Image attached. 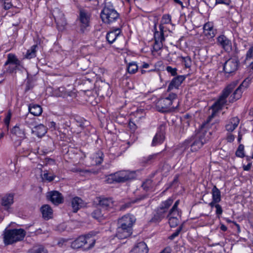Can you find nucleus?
<instances>
[{"label":"nucleus","mask_w":253,"mask_h":253,"mask_svg":"<svg viewBox=\"0 0 253 253\" xmlns=\"http://www.w3.org/2000/svg\"><path fill=\"white\" fill-rule=\"evenodd\" d=\"M100 17L103 23L110 26H114L121 23L120 14L115 9L113 3L106 0L104 6L100 13Z\"/></svg>","instance_id":"f257e3e1"},{"label":"nucleus","mask_w":253,"mask_h":253,"mask_svg":"<svg viewBox=\"0 0 253 253\" xmlns=\"http://www.w3.org/2000/svg\"><path fill=\"white\" fill-rule=\"evenodd\" d=\"M98 233V231H92L84 236H81L71 243V247L73 249L84 247V250H90L94 246L96 242L95 237Z\"/></svg>","instance_id":"f03ea898"},{"label":"nucleus","mask_w":253,"mask_h":253,"mask_svg":"<svg viewBox=\"0 0 253 253\" xmlns=\"http://www.w3.org/2000/svg\"><path fill=\"white\" fill-rule=\"evenodd\" d=\"M238 84V81H235L229 84L222 91L217 100L211 106L212 113L209 118H213L216 114L226 104L227 97Z\"/></svg>","instance_id":"7ed1b4c3"},{"label":"nucleus","mask_w":253,"mask_h":253,"mask_svg":"<svg viewBox=\"0 0 253 253\" xmlns=\"http://www.w3.org/2000/svg\"><path fill=\"white\" fill-rule=\"evenodd\" d=\"M177 94L170 93L168 96L159 99L156 103L157 110L162 113L173 111L178 106H171L172 103L176 99Z\"/></svg>","instance_id":"20e7f679"},{"label":"nucleus","mask_w":253,"mask_h":253,"mask_svg":"<svg viewBox=\"0 0 253 253\" xmlns=\"http://www.w3.org/2000/svg\"><path fill=\"white\" fill-rule=\"evenodd\" d=\"M26 233L22 229L5 230L4 233L3 241L5 245H10L22 240Z\"/></svg>","instance_id":"39448f33"},{"label":"nucleus","mask_w":253,"mask_h":253,"mask_svg":"<svg viewBox=\"0 0 253 253\" xmlns=\"http://www.w3.org/2000/svg\"><path fill=\"white\" fill-rule=\"evenodd\" d=\"M206 133L200 132L185 141V143L189 145L192 152L199 150L208 141L206 137Z\"/></svg>","instance_id":"423d86ee"},{"label":"nucleus","mask_w":253,"mask_h":253,"mask_svg":"<svg viewBox=\"0 0 253 253\" xmlns=\"http://www.w3.org/2000/svg\"><path fill=\"white\" fill-rule=\"evenodd\" d=\"M131 178L132 174L130 172L126 170H121L110 174L106 181L108 183L114 182L120 183L125 182Z\"/></svg>","instance_id":"0eeeda50"},{"label":"nucleus","mask_w":253,"mask_h":253,"mask_svg":"<svg viewBox=\"0 0 253 253\" xmlns=\"http://www.w3.org/2000/svg\"><path fill=\"white\" fill-rule=\"evenodd\" d=\"M78 19L80 30L84 33L90 26V15L84 10H80Z\"/></svg>","instance_id":"6e6552de"},{"label":"nucleus","mask_w":253,"mask_h":253,"mask_svg":"<svg viewBox=\"0 0 253 253\" xmlns=\"http://www.w3.org/2000/svg\"><path fill=\"white\" fill-rule=\"evenodd\" d=\"M52 15L54 17L58 29L59 30H63L67 24L64 14L58 8H55L52 11Z\"/></svg>","instance_id":"1a4fd4ad"},{"label":"nucleus","mask_w":253,"mask_h":253,"mask_svg":"<svg viewBox=\"0 0 253 253\" xmlns=\"http://www.w3.org/2000/svg\"><path fill=\"white\" fill-rule=\"evenodd\" d=\"M238 65L239 62L236 58H229L224 63L223 70L226 74H232L237 70Z\"/></svg>","instance_id":"9d476101"},{"label":"nucleus","mask_w":253,"mask_h":253,"mask_svg":"<svg viewBox=\"0 0 253 253\" xmlns=\"http://www.w3.org/2000/svg\"><path fill=\"white\" fill-rule=\"evenodd\" d=\"M135 220L136 219L133 215L127 214L123 216L118 220V225L132 229V226Z\"/></svg>","instance_id":"9b49d317"},{"label":"nucleus","mask_w":253,"mask_h":253,"mask_svg":"<svg viewBox=\"0 0 253 253\" xmlns=\"http://www.w3.org/2000/svg\"><path fill=\"white\" fill-rule=\"evenodd\" d=\"M166 126L164 125H161L158 128V131L155 135L152 142V145L155 146L158 145L162 144L165 138V132Z\"/></svg>","instance_id":"f8f14e48"},{"label":"nucleus","mask_w":253,"mask_h":253,"mask_svg":"<svg viewBox=\"0 0 253 253\" xmlns=\"http://www.w3.org/2000/svg\"><path fill=\"white\" fill-rule=\"evenodd\" d=\"M161 154L160 153L153 154L149 156L143 157L139 160L140 164L143 166H146L153 164L156 161L160 160Z\"/></svg>","instance_id":"ddd939ff"},{"label":"nucleus","mask_w":253,"mask_h":253,"mask_svg":"<svg viewBox=\"0 0 253 253\" xmlns=\"http://www.w3.org/2000/svg\"><path fill=\"white\" fill-rule=\"evenodd\" d=\"M98 200L99 206L107 212L113 210L114 202L111 198H99Z\"/></svg>","instance_id":"4468645a"},{"label":"nucleus","mask_w":253,"mask_h":253,"mask_svg":"<svg viewBox=\"0 0 253 253\" xmlns=\"http://www.w3.org/2000/svg\"><path fill=\"white\" fill-rule=\"evenodd\" d=\"M132 233V229L127 227L119 226L117 228L116 236L120 240L126 239L129 237Z\"/></svg>","instance_id":"2eb2a0df"},{"label":"nucleus","mask_w":253,"mask_h":253,"mask_svg":"<svg viewBox=\"0 0 253 253\" xmlns=\"http://www.w3.org/2000/svg\"><path fill=\"white\" fill-rule=\"evenodd\" d=\"M217 42L225 51L229 52L231 50V42L224 35H220L217 38Z\"/></svg>","instance_id":"dca6fc26"},{"label":"nucleus","mask_w":253,"mask_h":253,"mask_svg":"<svg viewBox=\"0 0 253 253\" xmlns=\"http://www.w3.org/2000/svg\"><path fill=\"white\" fill-rule=\"evenodd\" d=\"M109 212H107L102 209H97L91 213L93 218L97 219L99 222L107 218L109 216Z\"/></svg>","instance_id":"f3484780"},{"label":"nucleus","mask_w":253,"mask_h":253,"mask_svg":"<svg viewBox=\"0 0 253 253\" xmlns=\"http://www.w3.org/2000/svg\"><path fill=\"white\" fill-rule=\"evenodd\" d=\"M47 196L50 201L55 205L61 204L63 201V198L61 194L57 191L49 192Z\"/></svg>","instance_id":"a211bd4d"},{"label":"nucleus","mask_w":253,"mask_h":253,"mask_svg":"<svg viewBox=\"0 0 253 253\" xmlns=\"http://www.w3.org/2000/svg\"><path fill=\"white\" fill-rule=\"evenodd\" d=\"M186 77L183 75L177 76L174 78L169 84L167 91H170L173 88H177L178 86L185 80Z\"/></svg>","instance_id":"6ab92c4d"},{"label":"nucleus","mask_w":253,"mask_h":253,"mask_svg":"<svg viewBox=\"0 0 253 253\" xmlns=\"http://www.w3.org/2000/svg\"><path fill=\"white\" fill-rule=\"evenodd\" d=\"M121 31L120 28H116L109 32L106 35V40L108 42L111 44L113 43L118 37L120 36Z\"/></svg>","instance_id":"aec40b11"},{"label":"nucleus","mask_w":253,"mask_h":253,"mask_svg":"<svg viewBox=\"0 0 253 253\" xmlns=\"http://www.w3.org/2000/svg\"><path fill=\"white\" fill-rule=\"evenodd\" d=\"M240 119L237 117H233L229 119L225 125V129L229 132H232L239 125Z\"/></svg>","instance_id":"412c9836"},{"label":"nucleus","mask_w":253,"mask_h":253,"mask_svg":"<svg viewBox=\"0 0 253 253\" xmlns=\"http://www.w3.org/2000/svg\"><path fill=\"white\" fill-rule=\"evenodd\" d=\"M167 214L168 213L165 212V211H163L162 209L158 208L150 221L154 223H159L163 218L167 217Z\"/></svg>","instance_id":"4be33fe9"},{"label":"nucleus","mask_w":253,"mask_h":253,"mask_svg":"<svg viewBox=\"0 0 253 253\" xmlns=\"http://www.w3.org/2000/svg\"><path fill=\"white\" fill-rule=\"evenodd\" d=\"M148 249L144 242L137 243L130 251L129 253H148Z\"/></svg>","instance_id":"5701e85b"},{"label":"nucleus","mask_w":253,"mask_h":253,"mask_svg":"<svg viewBox=\"0 0 253 253\" xmlns=\"http://www.w3.org/2000/svg\"><path fill=\"white\" fill-rule=\"evenodd\" d=\"M212 201L209 203V205H212L215 203H219L221 201V192L214 185L211 190Z\"/></svg>","instance_id":"b1692460"},{"label":"nucleus","mask_w":253,"mask_h":253,"mask_svg":"<svg viewBox=\"0 0 253 253\" xmlns=\"http://www.w3.org/2000/svg\"><path fill=\"white\" fill-rule=\"evenodd\" d=\"M41 211L44 219L48 220L52 218L53 211L49 205H44L42 206L41 208Z\"/></svg>","instance_id":"393cba45"},{"label":"nucleus","mask_w":253,"mask_h":253,"mask_svg":"<svg viewBox=\"0 0 253 253\" xmlns=\"http://www.w3.org/2000/svg\"><path fill=\"white\" fill-rule=\"evenodd\" d=\"M32 133L36 135L38 137H41L44 135L47 131L46 127L42 124H40L35 126L32 129Z\"/></svg>","instance_id":"a878e982"},{"label":"nucleus","mask_w":253,"mask_h":253,"mask_svg":"<svg viewBox=\"0 0 253 253\" xmlns=\"http://www.w3.org/2000/svg\"><path fill=\"white\" fill-rule=\"evenodd\" d=\"M28 110L29 112L35 116H40L42 112L41 106L35 104H31L29 105Z\"/></svg>","instance_id":"bb28decb"},{"label":"nucleus","mask_w":253,"mask_h":253,"mask_svg":"<svg viewBox=\"0 0 253 253\" xmlns=\"http://www.w3.org/2000/svg\"><path fill=\"white\" fill-rule=\"evenodd\" d=\"M71 205L73 211L76 212L84 206V202L80 198L76 197L72 199Z\"/></svg>","instance_id":"cd10ccee"},{"label":"nucleus","mask_w":253,"mask_h":253,"mask_svg":"<svg viewBox=\"0 0 253 253\" xmlns=\"http://www.w3.org/2000/svg\"><path fill=\"white\" fill-rule=\"evenodd\" d=\"M244 90L239 86L235 89L233 94L229 97V102H233L239 99Z\"/></svg>","instance_id":"c85d7f7f"},{"label":"nucleus","mask_w":253,"mask_h":253,"mask_svg":"<svg viewBox=\"0 0 253 253\" xmlns=\"http://www.w3.org/2000/svg\"><path fill=\"white\" fill-rule=\"evenodd\" d=\"M244 90L239 86L235 89L233 94L229 97V102H233L239 99Z\"/></svg>","instance_id":"c756f323"},{"label":"nucleus","mask_w":253,"mask_h":253,"mask_svg":"<svg viewBox=\"0 0 253 253\" xmlns=\"http://www.w3.org/2000/svg\"><path fill=\"white\" fill-rule=\"evenodd\" d=\"M13 203V195L9 194L5 195L1 199L2 205L7 208Z\"/></svg>","instance_id":"7c9ffc66"},{"label":"nucleus","mask_w":253,"mask_h":253,"mask_svg":"<svg viewBox=\"0 0 253 253\" xmlns=\"http://www.w3.org/2000/svg\"><path fill=\"white\" fill-rule=\"evenodd\" d=\"M159 29L160 30V32L157 31L155 32L154 33L155 41H158L163 42L165 41L164 35L166 30H165V27H164V26H162V25H160Z\"/></svg>","instance_id":"2f4dec72"},{"label":"nucleus","mask_w":253,"mask_h":253,"mask_svg":"<svg viewBox=\"0 0 253 253\" xmlns=\"http://www.w3.org/2000/svg\"><path fill=\"white\" fill-rule=\"evenodd\" d=\"M38 48L37 45H34L31 46L30 49L27 51L26 54L25 55V58L27 59H32L35 58L36 56L37 48Z\"/></svg>","instance_id":"473e14b6"},{"label":"nucleus","mask_w":253,"mask_h":253,"mask_svg":"<svg viewBox=\"0 0 253 253\" xmlns=\"http://www.w3.org/2000/svg\"><path fill=\"white\" fill-rule=\"evenodd\" d=\"M9 64H12L15 65H20V61L14 54H9L7 56V60L5 63L4 65H7Z\"/></svg>","instance_id":"72a5a7b5"},{"label":"nucleus","mask_w":253,"mask_h":253,"mask_svg":"<svg viewBox=\"0 0 253 253\" xmlns=\"http://www.w3.org/2000/svg\"><path fill=\"white\" fill-rule=\"evenodd\" d=\"M246 61L249 62L251 68L253 70V46L247 52Z\"/></svg>","instance_id":"f704fd0d"},{"label":"nucleus","mask_w":253,"mask_h":253,"mask_svg":"<svg viewBox=\"0 0 253 253\" xmlns=\"http://www.w3.org/2000/svg\"><path fill=\"white\" fill-rule=\"evenodd\" d=\"M27 253H48V251L43 246H38L29 250Z\"/></svg>","instance_id":"c9c22d12"},{"label":"nucleus","mask_w":253,"mask_h":253,"mask_svg":"<svg viewBox=\"0 0 253 253\" xmlns=\"http://www.w3.org/2000/svg\"><path fill=\"white\" fill-rule=\"evenodd\" d=\"M172 203L173 199L171 198H169L168 200L163 202L158 208L162 209L163 211H165V212L167 213H168L169 212H168V210L172 205Z\"/></svg>","instance_id":"e433bc0d"},{"label":"nucleus","mask_w":253,"mask_h":253,"mask_svg":"<svg viewBox=\"0 0 253 253\" xmlns=\"http://www.w3.org/2000/svg\"><path fill=\"white\" fill-rule=\"evenodd\" d=\"M177 216L173 215L168 216V214H167V217L169 218V224L171 227H175L178 225L179 220L177 217Z\"/></svg>","instance_id":"4c0bfd02"},{"label":"nucleus","mask_w":253,"mask_h":253,"mask_svg":"<svg viewBox=\"0 0 253 253\" xmlns=\"http://www.w3.org/2000/svg\"><path fill=\"white\" fill-rule=\"evenodd\" d=\"M103 154L101 151H98L93 156V160L95 165H100L103 161Z\"/></svg>","instance_id":"58836bf2"},{"label":"nucleus","mask_w":253,"mask_h":253,"mask_svg":"<svg viewBox=\"0 0 253 253\" xmlns=\"http://www.w3.org/2000/svg\"><path fill=\"white\" fill-rule=\"evenodd\" d=\"M179 201L177 200L173 206H172V208L169 211L168 213V216H170L171 215H179V212L178 211L177 207L179 205Z\"/></svg>","instance_id":"ea45409f"},{"label":"nucleus","mask_w":253,"mask_h":253,"mask_svg":"<svg viewBox=\"0 0 253 253\" xmlns=\"http://www.w3.org/2000/svg\"><path fill=\"white\" fill-rule=\"evenodd\" d=\"M56 95L58 97H65L69 95V92L67 91L64 87L61 86L58 88V90L56 91Z\"/></svg>","instance_id":"a19ab883"},{"label":"nucleus","mask_w":253,"mask_h":253,"mask_svg":"<svg viewBox=\"0 0 253 253\" xmlns=\"http://www.w3.org/2000/svg\"><path fill=\"white\" fill-rule=\"evenodd\" d=\"M12 132L17 135L18 137L22 138L25 136L24 131L20 128L19 126H15L12 129Z\"/></svg>","instance_id":"79ce46f5"},{"label":"nucleus","mask_w":253,"mask_h":253,"mask_svg":"<svg viewBox=\"0 0 253 253\" xmlns=\"http://www.w3.org/2000/svg\"><path fill=\"white\" fill-rule=\"evenodd\" d=\"M146 198V195H140V196H138L137 198H135V199L132 200L130 202L126 203L125 204L127 208H129L131 206L132 204H133L135 203H137L139 201L145 199Z\"/></svg>","instance_id":"37998d69"},{"label":"nucleus","mask_w":253,"mask_h":253,"mask_svg":"<svg viewBox=\"0 0 253 253\" xmlns=\"http://www.w3.org/2000/svg\"><path fill=\"white\" fill-rule=\"evenodd\" d=\"M138 70V66L135 62L129 63L127 67V71L130 74H134Z\"/></svg>","instance_id":"c03bdc74"},{"label":"nucleus","mask_w":253,"mask_h":253,"mask_svg":"<svg viewBox=\"0 0 253 253\" xmlns=\"http://www.w3.org/2000/svg\"><path fill=\"white\" fill-rule=\"evenodd\" d=\"M219 203H215L212 205H209L211 208L215 207L216 209L215 213L217 216H219L222 213L223 210L220 205H219Z\"/></svg>","instance_id":"a18cd8bd"},{"label":"nucleus","mask_w":253,"mask_h":253,"mask_svg":"<svg viewBox=\"0 0 253 253\" xmlns=\"http://www.w3.org/2000/svg\"><path fill=\"white\" fill-rule=\"evenodd\" d=\"M236 156L238 157L243 158L244 154V146L243 144H240L236 152Z\"/></svg>","instance_id":"49530a36"},{"label":"nucleus","mask_w":253,"mask_h":253,"mask_svg":"<svg viewBox=\"0 0 253 253\" xmlns=\"http://www.w3.org/2000/svg\"><path fill=\"white\" fill-rule=\"evenodd\" d=\"M42 179L43 180H45L48 181V182H51L53 180L55 175L53 174H50L47 172V171H44L43 174H41Z\"/></svg>","instance_id":"de8ad7c7"},{"label":"nucleus","mask_w":253,"mask_h":253,"mask_svg":"<svg viewBox=\"0 0 253 253\" xmlns=\"http://www.w3.org/2000/svg\"><path fill=\"white\" fill-rule=\"evenodd\" d=\"M181 61L184 63L186 68H190L192 64L191 58L189 56L180 57Z\"/></svg>","instance_id":"09e8293b"},{"label":"nucleus","mask_w":253,"mask_h":253,"mask_svg":"<svg viewBox=\"0 0 253 253\" xmlns=\"http://www.w3.org/2000/svg\"><path fill=\"white\" fill-rule=\"evenodd\" d=\"M171 22L170 16L168 14L163 15L160 25L163 26L164 24H169Z\"/></svg>","instance_id":"8fccbe9b"},{"label":"nucleus","mask_w":253,"mask_h":253,"mask_svg":"<svg viewBox=\"0 0 253 253\" xmlns=\"http://www.w3.org/2000/svg\"><path fill=\"white\" fill-rule=\"evenodd\" d=\"M163 47V42L161 41H155V43L153 45L154 50L156 51H158L160 50Z\"/></svg>","instance_id":"3c124183"},{"label":"nucleus","mask_w":253,"mask_h":253,"mask_svg":"<svg viewBox=\"0 0 253 253\" xmlns=\"http://www.w3.org/2000/svg\"><path fill=\"white\" fill-rule=\"evenodd\" d=\"M204 33L208 38H212L215 35V30L214 29H211L209 31H205Z\"/></svg>","instance_id":"603ef678"},{"label":"nucleus","mask_w":253,"mask_h":253,"mask_svg":"<svg viewBox=\"0 0 253 253\" xmlns=\"http://www.w3.org/2000/svg\"><path fill=\"white\" fill-rule=\"evenodd\" d=\"M170 167L167 164H164L161 170L164 175H166L169 171Z\"/></svg>","instance_id":"864d4df0"},{"label":"nucleus","mask_w":253,"mask_h":253,"mask_svg":"<svg viewBox=\"0 0 253 253\" xmlns=\"http://www.w3.org/2000/svg\"><path fill=\"white\" fill-rule=\"evenodd\" d=\"M182 229V226L181 225L177 229V230L173 233H172L169 237V239L170 240H173L175 237H177L178 236V235L179 234L180 232H181Z\"/></svg>","instance_id":"5fc2aeb1"},{"label":"nucleus","mask_w":253,"mask_h":253,"mask_svg":"<svg viewBox=\"0 0 253 253\" xmlns=\"http://www.w3.org/2000/svg\"><path fill=\"white\" fill-rule=\"evenodd\" d=\"M177 69L176 68H172L171 66H167L166 67V71L171 76H174L177 75Z\"/></svg>","instance_id":"6e6d98bb"},{"label":"nucleus","mask_w":253,"mask_h":253,"mask_svg":"<svg viewBox=\"0 0 253 253\" xmlns=\"http://www.w3.org/2000/svg\"><path fill=\"white\" fill-rule=\"evenodd\" d=\"M250 83V80L249 79H246L244 80L242 83L239 85L240 87H241V88L245 90L246 89L248 88Z\"/></svg>","instance_id":"4d7b16f0"},{"label":"nucleus","mask_w":253,"mask_h":253,"mask_svg":"<svg viewBox=\"0 0 253 253\" xmlns=\"http://www.w3.org/2000/svg\"><path fill=\"white\" fill-rule=\"evenodd\" d=\"M246 129L245 128L241 129L240 128V129L238 131V142L240 143L242 139L243 135L246 133Z\"/></svg>","instance_id":"13d9d810"},{"label":"nucleus","mask_w":253,"mask_h":253,"mask_svg":"<svg viewBox=\"0 0 253 253\" xmlns=\"http://www.w3.org/2000/svg\"><path fill=\"white\" fill-rule=\"evenodd\" d=\"M43 162L45 165L55 164V161L49 158H45Z\"/></svg>","instance_id":"bf43d9fd"},{"label":"nucleus","mask_w":253,"mask_h":253,"mask_svg":"<svg viewBox=\"0 0 253 253\" xmlns=\"http://www.w3.org/2000/svg\"><path fill=\"white\" fill-rule=\"evenodd\" d=\"M204 32L213 29L212 23L208 22L204 26Z\"/></svg>","instance_id":"052dcab7"},{"label":"nucleus","mask_w":253,"mask_h":253,"mask_svg":"<svg viewBox=\"0 0 253 253\" xmlns=\"http://www.w3.org/2000/svg\"><path fill=\"white\" fill-rule=\"evenodd\" d=\"M18 65H9L8 68L6 69V72L9 73H13L14 71L16 70V68L17 67Z\"/></svg>","instance_id":"680f3d73"},{"label":"nucleus","mask_w":253,"mask_h":253,"mask_svg":"<svg viewBox=\"0 0 253 253\" xmlns=\"http://www.w3.org/2000/svg\"><path fill=\"white\" fill-rule=\"evenodd\" d=\"M12 6L11 2L9 0H6L3 3V8L5 10H8L10 9Z\"/></svg>","instance_id":"e2e57ef3"},{"label":"nucleus","mask_w":253,"mask_h":253,"mask_svg":"<svg viewBox=\"0 0 253 253\" xmlns=\"http://www.w3.org/2000/svg\"><path fill=\"white\" fill-rule=\"evenodd\" d=\"M235 136L231 133H229L227 136V140L229 142H232L234 140Z\"/></svg>","instance_id":"0e129e2a"},{"label":"nucleus","mask_w":253,"mask_h":253,"mask_svg":"<svg viewBox=\"0 0 253 253\" xmlns=\"http://www.w3.org/2000/svg\"><path fill=\"white\" fill-rule=\"evenodd\" d=\"M48 126L50 128L55 130L56 129V123L54 122H50L48 123Z\"/></svg>","instance_id":"69168bd1"},{"label":"nucleus","mask_w":253,"mask_h":253,"mask_svg":"<svg viewBox=\"0 0 253 253\" xmlns=\"http://www.w3.org/2000/svg\"><path fill=\"white\" fill-rule=\"evenodd\" d=\"M251 167H252V163H249L246 166H245V165L243 166V169L244 170L248 171L251 169Z\"/></svg>","instance_id":"338daca9"},{"label":"nucleus","mask_w":253,"mask_h":253,"mask_svg":"<svg viewBox=\"0 0 253 253\" xmlns=\"http://www.w3.org/2000/svg\"><path fill=\"white\" fill-rule=\"evenodd\" d=\"M128 126L130 129L134 130L136 128V125L132 122H129Z\"/></svg>","instance_id":"774afa93"}]
</instances>
